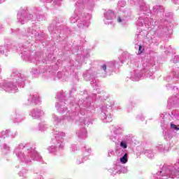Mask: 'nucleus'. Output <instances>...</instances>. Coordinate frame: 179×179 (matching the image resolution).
<instances>
[{"instance_id": "1", "label": "nucleus", "mask_w": 179, "mask_h": 179, "mask_svg": "<svg viewBox=\"0 0 179 179\" xmlns=\"http://www.w3.org/2000/svg\"><path fill=\"white\" fill-rule=\"evenodd\" d=\"M10 79V82L4 83L1 87L8 93H16L18 90L17 86L24 87V82L27 80L26 76L17 71H12Z\"/></svg>"}, {"instance_id": "2", "label": "nucleus", "mask_w": 179, "mask_h": 179, "mask_svg": "<svg viewBox=\"0 0 179 179\" xmlns=\"http://www.w3.org/2000/svg\"><path fill=\"white\" fill-rule=\"evenodd\" d=\"M22 149H24V145L21 143L14 150V153H15L17 157L21 160V162L30 163L31 160H41V156H40L36 150L30 148L22 152Z\"/></svg>"}, {"instance_id": "3", "label": "nucleus", "mask_w": 179, "mask_h": 179, "mask_svg": "<svg viewBox=\"0 0 179 179\" xmlns=\"http://www.w3.org/2000/svg\"><path fill=\"white\" fill-rule=\"evenodd\" d=\"M92 19V15L89 13L83 14V15H78L76 13L73 14V15L70 18L71 23H76L78 22V27L80 29H86V27H89L90 21Z\"/></svg>"}, {"instance_id": "4", "label": "nucleus", "mask_w": 179, "mask_h": 179, "mask_svg": "<svg viewBox=\"0 0 179 179\" xmlns=\"http://www.w3.org/2000/svg\"><path fill=\"white\" fill-rule=\"evenodd\" d=\"M113 106H114V103L111 104L106 103L101 107L100 118L106 124L113 121V115L111 114Z\"/></svg>"}, {"instance_id": "5", "label": "nucleus", "mask_w": 179, "mask_h": 179, "mask_svg": "<svg viewBox=\"0 0 179 179\" xmlns=\"http://www.w3.org/2000/svg\"><path fill=\"white\" fill-rule=\"evenodd\" d=\"M128 142H129V139L128 138L123 139L120 144V147H117L115 149V153L118 155V156H122L124 155V150L128 148Z\"/></svg>"}, {"instance_id": "6", "label": "nucleus", "mask_w": 179, "mask_h": 179, "mask_svg": "<svg viewBox=\"0 0 179 179\" xmlns=\"http://www.w3.org/2000/svg\"><path fill=\"white\" fill-rule=\"evenodd\" d=\"M55 136L57 141H59L57 142V146H58L59 149H64L65 144L61 140L64 138L65 133L62 132V131H55Z\"/></svg>"}, {"instance_id": "7", "label": "nucleus", "mask_w": 179, "mask_h": 179, "mask_svg": "<svg viewBox=\"0 0 179 179\" xmlns=\"http://www.w3.org/2000/svg\"><path fill=\"white\" fill-rule=\"evenodd\" d=\"M29 115L34 118V120H37L40 118V117H43L44 115V113L41 109H34L31 110L29 113Z\"/></svg>"}, {"instance_id": "8", "label": "nucleus", "mask_w": 179, "mask_h": 179, "mask_svg": "<svg viewBox=\"0 0 179 179\" xmlns=\"http://www.w3.org/2000/svg\"><path fill=\"white\" fill-rule=\"evenodd\" d=\"M113 68H114V63L111 62H106L101 66V69L105 72V73H108L109 72H111Z\"/></svg>"}, {"instance_id": "9", "label": "nucleus", "mask_w": 179, "mask_h": 179, "mask_svg": "<svg viewBox=\"0 0 179 179\" xmlns=\"http://www.w3.org/2000/svg\"><path fill=\"white\" fill-rule=\"evenodd\" d=\"M138 26H145L147 28H150L152 25V19L145 18V20L139 19L138 20Z\"/></svg>"}, {"instance_id": "10", "label": "nucleus", "mask_w": 179, "mask_h": 179, "mask_svg": "<svg viewBox=\"0 0 179 179\" xmlns=\"http://www.w3.org/2000/svg\"><path fill=\"white\" fill-rule=\"evenodd\" d=\"M114 17V13L113 10H109L105 13V20L104 23L105 24H110L111 23V20Z\"/></svg>"}, {"instance_id": "11", "label": "nucleus", "mask_w": 179, "mask_h": 179, "mask_svg": "<svg viewBox=\"0 0 179 179\" xmlns=\"http://www.w3.org/2000/svg\"><path fill=\"white\" fill-rule=\"evenodd\" d=\"M31 19H33V15L31 14H30L27 18L20 14V13H18L17 14V20L21 22V24H24V23H27V20H31Z\"/></svg>"}, {"instance_id": "12", "label": "nucleus", "mask_w": 179, "mask_h": 179, "mask_svg": "<svg viewBox=\"0 0 179 179\" xmlns=\"http://www.w3.org/2000/svg\"><path fill=\"white\" fill-rule=\"evenodd\" d=\"M7 136H12L13 138H15V136H16V134H13V133L10 130L2 131L0 133V138H1V139H5Z\"/></svg>"}, {"instance_id": "13", "label": "nucleus", "mask_w": 179, "mask_h": 179, "mask_svg": "<svg viewBox=\"0 0 179 179\" xmlns=\"http://www.w3.org/2000/svg\"><path fill=\"white\" fill-rule=\"evenodd\" d=\"M40 101V98H38V94H32L28 98L27 104H31V103H35L37 104Z\"/></svg>"}, {"instance_id": "14", "label": "nucleus", "mask_w": 179, "mask_h": 179, "mask_svg": "<svg viewBox=\"0 0 179 179\" xmlns=\"http://www.w3.org/2000/svg\"><path fill=\"white\" fill-rule=\"evenodd\" d=\"M141 78H142V76L139 73V71L134 70V71L131 72V78L134 82H138V80H139Z\"/></svg>"}, {"instance_id": "15", "label": "nucleus", "mask_w": 179, "mask_h": 179, "mask_svg": "<svg viewBox=\"0 0 179 179\" xmlns=\"http://www.w3.org/2000/svg\"><path fill=\"white\" fill-rule=\"evenodd\" d=\"M166 176L170 178H174V177L179 176V170L175 169L174 171L166 170Z\"/></svg>"}, {"instance_id": "16", "label": "nucleus", "mask_w": 179, "mask_h": 179, "mask_svg": "<svg viewBox=\"0 0 179 179\" xmlns=\"http://www.w3.org/2000/svg\"><path fill=\"white\" fill-rule=\"evenodd\" d=\"M87 134V131H86V129H83L80 131L77 132L78 138H80L81 139H85V138H86Z\"/></svg>"}, {"instance_id": "17", "label": "nucleus", "mask_w": 179, "mask_h": 179, "mask_svg": "<svg viewBox=\"0 0 179 179\" xmlns=\"http://www.w3.org/2000/svg\"><path fill=\"white\" fill-rule=\"evenodd\" d=\"M56 108L57 111H59V113H64V111H66V108H65L64 106L61 105L60 103H56Z\"/></svg>"}, {"instance_id": "18", "label": "nucleus", "mask_w": 179, "mask_h": 179, "mask_svg": "<svg viewBox=\"0 0 179 179\" xmlns=\"http://www.w3.org/2000/svg\"><path fill=\"white\" fill-rule=\"evenodd\" d=\"M122 155H123V156L120 157V163H122V164H125L126 163H128V154L123 153Z\"/></svg>"}, {"instance_id": "19", "label": "nucleus", "mask_w": 179, "mask_h": 179, "mask_svg": "<svg viewBox=\"0 0 179 179\" xmlns=\"http://www.w3.org/2000/svg\"><path fill=\"white\" fill-rule=\"evenodd\" d=\"M22 58L26 61H33V59H30V52H24L22 53Z\"/></svg>"}, {"instance_id": "20", "label": "nucleus", "mask_w": 179, "mask_h": 179, "mask_svg": "<svg viewBox=\"0 0 179 179\" xmlns=\"http://www.w3.org/2000/svg\"><path fill=\"white\" fill-rule=\"evenodd\" d=\"M171 115L172 116H169L171 120L173 119L176 120V121H179V113L173 112Z\"/></svg>"}, {"instance_id": "21", "label": "nucleus", "mask_w": 179, "mask_h": 179, "mask_svg": "<svg viewBox=\"0 0 179 179\" xmlns=\"http://www.w3.org/2000/svg\"><path fill=\"white\" fill-rule=\"evenodd\" d=\"M159 152H169V146L164 148L163 145H159L157 147Z\"/></svg>"}, {"instance_id": "22", "label": "nucleus", "mask_w": 179, "mask_h": 179, "mask_svg": "<svg viewBox=\"0 0 179 179\" xmlns=\"http://www.w3.org/2000/svg\"><path fill=\"white\" fill-rule=\"evenodd\" d=\"M37 31L34 29H29L28 30V34L27 36H31V37H36L37 36Z\"/></svg>"}, {"instance_id": "23", "label": "nucleus", "mask_w": 179, "mask_h": 179, "mask_svg": "<svg viewBox=\"0 0 179 179\" xmlns=\"http://www.w3.org/2000/svg\"><path fill=\"white\" fill-rule=\"evenodd\" d=\"M92 153V150L87 149L84 152V158L83 160H87V157L90 156V154Z\"/></svg>"}, {"instance_id": "24", "label": "nucleus", "mask_w": 179, "mask_h": 179, "mask_svg": "<svg viewBox=\"0 0 179 179\" xmlns=\"http://www.w3.org/2000/svg\"><path fill=\"white\" fill-rule=\"evenodd\" d=\"M170 125H171V129H172V131H179V124L176 125L173 122H171Z\"/></svg>"}, {"instance_id": "25", "label": "nucleus", "mask_w": 179, "mask_h": 179, "mask_svg": "<svg viewBox=\"0 0 179 179\" xmlns=\"http://www.w3.org/2000/svg\"><path fill=\"white\" fill-rule=\"evenodd\" d=\"M144 154L145 155V156H148L149 159H152V157H153V152L150 150H146L144 152Z\"/></svg>"}, {"instance_id": "26", "label": "nucleus", "mask_w": 179, "mask_h": 179, "mask_svg": "<svg viewBox=\"0 0 179 179\" xmlns=\"http://www.w3.org/2000/svg\"><path fill=\"white\" fill-rule=\"evenodd\" d=\"M114 132L116 135L122 134V132H124V129L122 127H116Z\"/></svg>"}, {"instance_id": "27", "label": "nucleus", "mask_w": 179, "mask_h": 179, "mask_svg": "<svg viewBox=\"0 0 179 179\" xmlns=\"http://www.w3.org/2000/svg\"><path fill=\"white\" fill-rule=\"evenodd\" d=\"M154 10H157V12H163V10H164V8L161 6H156L155 7H154Z\"/></svg>"}, {"instance_id": "28", "label": "nucleus", "mask_w": 179, "mask_h": 179, "mask_svg": "<svg viewBox=\"0 0 179 179\" xmlns=\"http://www.w3.org/2000/svg\"><path fill=\"white\" fill-rule=\"evenodd\" d=\"M52 118L54 120L55 124H58V122L61 121V119L58 118V117H57V115H52Z\"/></svg>"}, {"instance_id": "29", "label": "nucleus", "mask_w": 179, "mask_h": 179, "mask_svg": "<svg viewBox=\"0 0 179 179\" xmlns=\"http://www.w3.org/2000/svg\"><path fill=\"white\" fill-rule=\"evenodd\" d=\"M169 124V121H167V119H163L161 120V127H164V125H167Z\"/></svg>"}, {"instance_id": "30", "label": "nucleus", "mask_w": 179, "mask_h": 179, "mask_svg": "<svg viewBox=\"0 0 179 179\" xmlns=\"http://www.w3.org/2000/svg\"><path fill=\"white\" fill-rule=\"evenodd\" d=\"M45 129H47L45 124H44L43 123L39 124V131H45Z\"/></svg>"}, {"instance_id": "31", "label": "nucleus", "mask_w": 179, "mask_h": 179, "mask_svg": "<svg viewBox=\"0 0 179 179\" xmlns=\"http://www.w3.org/2000/svg\"><path fill=\"white\" fill-rule=\"evenodd\" d=\"M55 150H57V149L55 148V146H54V145H52L48 148V151L50 153H54L55 152Z\"/></svg>"}, {"instance_id": "32", "label": "nucleus", "mask_w": 179, "mask_h": 179, "mask_svg": "<svg viewBox=\"0 0 179 179\" xmlns=\"http://www.w3.org/2000/svg\"><path fill=\"white\" fill-rule=\"evenodd\" d=\"M0 51L1 54H5V52L8 51V49L6 48V46H1Z\"/></svg>"}, {"instance_id": "33", "label": "nucleus", "mask_w": 179, "mask_h": 179, "mask_svg": "<svg viewBox=\"0 0 179 179\" xmlns=\"http://www.w3.org/2000/svg\"><path fill=\"white\" fill-rule=\"evenodd\" d=\"M120 173H128V168L125 166L122 167L120 169Z\"/></svg>"}, {"instance_id": "34", "label": "nucleus", "mask_w": 179, "mask_h": 179, "mask_svg": "<svg viewBox=\"0 0 179 179\" xmlns=\"http://www.w3.org/2000/svg\"><path fill=\"white\" fill-rule=\"evenodd\" d=\"M9 150V146H7L6 144H4L3 146V152H8Z\"/></svg>"}, {"instance_id": "35", "label": "nucleus", "mask_w": 179, "mask_h": 179, "mask_svg": "<svg viewBox=\"0 0 179 179\" xmlns=\"http://www.w3.org/2000/svg\"><path fill=\"white\" fill-rule=\"evenodd\" d=\"M110 139L112 142H115L117 141V136L112 135L110 136Z\"/></svg>"}, {"instance_id": "36", "label": "nucleus", "mask_w": 179, "mask_h": 179, "mask_svg": "<svg viewBox=\"0 0 179 179\" xmlns=\"http://www.w3.org/2000/svg\"><path fill=\"white\" fill-rule=\"evenodd\" d=\"M31 73H34V74H36V73H40V71L37 70V69H32Z\"/></svg>"}, {"instance_id": "37", "label": "nucleus", "mask_w": 179, "mask_h": 179, "mask_svg": "<svg viewBox=\"0 0 179 179\" xmlns=\"http://www.w3.org/2000/svg\"><path fill=\"white\" fill-rule=\"evenodd\" d=\"M117 22L118 23H122V24H124V20L121 19V17H117Z\"/></svg>"}, {"instance_id": "38", "label": "nucleus", "mask_w": 179, "mask_h": 179, "mask_svg": "<svg viewBox=\"0 0 179 179\" xmlns=\"http://www.w3.org/2000/svg\"><path fill=\"white\" fill-rule=\"evenodd\" d=\"M71 149L73 152H75V150H78V146L76 145L71 146Z\"/></svg>"}, {"instance_id": "39", "label": "nucleus", "mask_w": 179, "mask_h": 179, "mask_svg": "<svg viewBox=\"0 0 179 179\" xmlns=\"http://www.w3.org/2000/svg\"><path fill=\"white\" fill-rule=\"evenodd\" d=\"M141 50H142V46L138 45V53H139V54H142Z\"/></svg>"}, {"instance_id": "40", "label": "nucleus", "mask_w": 179, "mask_h": 179, "mask_svg": "<svg viewBox=\"0 0 179 179\" xmlns=\"http://www.w3.org/2000/svg\"><path fill=\"white\" fill-rule=\"evenodd\" d=\"M42 2H48V3H50V2H52V0H41Z\"/></svg>"}, {"instance_id": "41", "label": "nucleus", "mask_w": 179, "mask_h": 179, "mask_svg": "<svg viewBox=\"0 0 179 179\" xmlns=\"http://www.w3.org/2000/svg\"><path fill=\"white\" fill-rule=\"evenodd\" d=\"M77 5V6H78L79 8H83V3H77L76 4Z\"/></svg>"}, {"instance_id": "42", "label": "nucleus", "mask_w": 179, "mask_h": 179, "mask_svg": "<svg viewBox=\"0 0 179 179\" xmlns=\"http://www.w3.org/2000/svg\"><path fill=\"white\" fill-rule=\"evenodd\" d=\"M141 10H148V7H141Z\"/></svg>"}, {"instance_id": "43", "label": "nucleus", "mask_w": 179, "mask_h": 179, "mask_svg": "<svg viewBox=\"0 0 179 179\" xmlns=\"http://www.w3.org/2000/svg\"><path fill=\"white\" fill-rule=\"evenodd\" d=\"M110 155H114V151H109L108 156H111Z\"/></svg>"}, {"instance_id": "44", "label": "nucleus", "mask_w": 179, "mask_h": 179, "mask_svg": "<svg viewBox=\"0 0 179 179\" xmlns=\"http://www.w3.org/2000/svg\"><path fill=\"white\" fill-rule=\"evenodd\" d=\"M145 76L147 77L149 76V71H146L145 73Z\"/></svg>"}, {"instance_id": "45", "label": "nucleus", "mask_w": 179, "mask_h": 179, "mask_svg": "<svg viewBox=\"0 0 179 179\" xmlns=\"http://www.w3.org/2000/svg\"><path fill=\"white\" fill-rule=\"evenodd\" d=\"M87 122V120H85V122H84L85 125H86V124L89 125V122Z\"/></svg>"}, {"instance_id": "46", "label": "nucleus", "mask_w": 179, "mask_h": 179, "mask_svg": "<svg viewBox=\"0 0 179 179\" xmlns=\"http://www.w3.org/2000/svg\"><path fill=\"white\" fill-rule=\"evenodd\" d=\"M58 78H59V79H61V78H62V77H61V73H59L58 74Z\"/></svg>"}, {"instance_id": "47", "label": "nucleus", "mask_w": 179, "mask_h": 179, "mask_svg": "<svg viewBox=\"0 0 179 179\" xmlns=\"http://www.w3.org/2000/svg\"><path fill=\"white\" fill-rule=\"evenodd\" d=\"M83 162H84V161H82V162L78 161V164H80V163H83Z\"/></svg>"}, {"instance_id": "48", "label": "nucleus", "mask_w": 179, "mask_h": 179, "mask_svg": "<svg viewBox=\"0 0 179 179\" xmlns=\"http://www.w3.org/2000/svg\"><path fill=\"white\" fill-rule=\"evenodd\" d=\"M60 3H61V2L57 1V5H59Z\"/></svg>"}, {"instance_id": "49", "label": "nucleus", "mask_w": 179, "mask_h": 179, "mask_svg": "<svg viewBox=\"0 0 179 179\" xmlns=\"http://www.w3.org/2000/svg\"><path fill=\"white\" fill-rule=\"evenodd\" d=\"M175 59H178V56H176V57H175Z\"/></svg>"}, {"instance_id": "50", "label": "nucleus", "mask_w": 179, "mask_h": 179, "mask_svg": "<svg viewBox=\"0 0 179 179\" xmlns=\"http://www.w3.org/2000/svg\"><path fill=\"white\" fill-rule=\"evenodd\" d=\"M2 72V69L0 67V73Z\"/></svg>"}, {"instance_id": "51", "label": "nucleus", "mask_w": 179, "mask_h": 179, "mask_svg": "<svg viewBox=\"0 0 179 179\" xmlns=\"http://www.w3.org/2000/svg\"><path fill=\"white\" fill-rule=\"evenodd\" d=\"M49 30H51V27H49Z\"/></svg>"}, {"instance_id": "52", "label": "nucleus", "mask_w": 179, "mask_h": 179, "mask_svg": "<svg viewBox=\"0 0 179 179\" xmlns=\"http://www.w3.org/2000/svg\"><path fill=\"white\" fill-rule=\"evenodd\" d=\"M117 169H120V166H117Z\"/></svg>"}, {"instance_id": "53", "label": "nucleus", "mask_w": 179, "mask_h": 179, "mask_svg": "<svg viewBox=\"0 0 179 179\" xmlns=\"http://www.w3.org/2000/svg\"><path fill=\"white\" fill-rule=\"evenodd\" d=\"M140 120H143V119L140 117Z\"/></svg>"}, {"instance_id": "54", "label": "nucleus", "mask_w": 179, "mask_h": 179, "mask_svg": "<svg viewBox=\"0 0 179 179\" xmlns=\"http://www.w3.org/2000/svg\"><path fill=\"white\" fill-rule=\"evenodd\" d=\"M122 3H125V2H124V1H122Z\"/></svg>"}, {"instance_id": "55", "label": "nucleus", "mask_w": 179, "mask_h": 179, "mask_svg": "<svg viewBox=\"0 0 179 179\" xmlns=\"http://www.w3.org/2000/svg\"><path fill=\"white\" fill-rule=\"evenodd\" d=\"M161 117H164V116H161Z\"/></svg>"}, {"instance_id": "56", "label": "nucleus", "mask_w": 179, "mask_h": 179, "mask_svg": "<svg viewBox=\"0 0 179 179\" xmlns=\"http://www.w3.org/2000/svg\"><path fill=\"white\" fill-rule=\"evenodd\" d=\"M178 164H179V160H178Z\"/></svg>"}]
</instances>
